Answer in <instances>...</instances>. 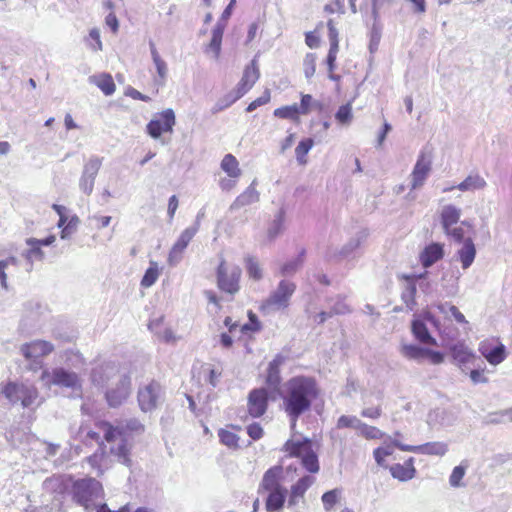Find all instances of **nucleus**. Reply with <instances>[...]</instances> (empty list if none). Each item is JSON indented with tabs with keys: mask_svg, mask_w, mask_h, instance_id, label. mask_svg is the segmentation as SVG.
Wrapping results in <instances>:
<instances>
[{
	"mask_svg": "<svg viewBox=\"0 0 512 512\" xmlns=\"http://www.w3.org/2000/svg\"><path fill=\"white\" fill-rule=\"evenodd\" d=\"M279 395L283 409L290 419L294 430L299 417L309 411L312 403L319 396L317 381L310 376H295L287 380L281 387Z\"/></svg>",
	"mask_w": 512,
	"mask_h": 512,
	"instance_id": "1",
	"label": "nucleus"
},
{
	"mask_svg": "<svg viewBox=\"0 0 512 512\" xmlns=\"http://www.w3.org/2000/svg\"><path fill=\"white\" fill-rule=\"evenodd\" d=\"M101 429L106 442L110 445V453L117 457L118 461L126 466L131 465L129 457L132 447V434L144 431L143 424L137 419H130L125 426H112L109 423H102Z\"/></svg>",
	"mask_w": 512,
	"mask_h": 512,
	"instance_id": "2",
	"label": "nucleus"
},
{
	"mask_svg": "<svg viewBox=\"0 0 512 512\" xmlns=\"http://www.w3.org/2000/svg\"><path fill=\"white\" fill-rule=\"evenodd\" d=\"M2 394L9 403H20L23 408L36 409L42 402L36 386L28 383L9 381L0 385Z\"/></svg>",
	"mask_w": 512,
	"mask_h": 512,
	"instance_id": "3",
	"label": "nucleus"
},
{
	"mask_svg": "<svg viewBox=\"0 0 512 512\" xmlns=\"http://www.w3.org/2000/svg\"><path fill=\"white\" fill-rule=\"evenodd\" d=\"M40 380L43 385L48 388L54 385L70 389L72 393L77 396L82 393V381L79 375L63 367H56L51 370L44 369L41 373Z\"/></svg>",
	"mask_w": 512,
	"mask_h": 512,
	"instance_id": "4",
	"label": "nucleus"
},
{
	"mask_svg": "<svg viewBox=\"0 0 512 512\" xmlns=\"http://www.w3.org/2000/svg\"><path fill=\"white\" fill-rule=\"evenodd\" d=\"M296 291V284L290 280H281L277 287L262 301L260 310L269 315L289 307L291 298Z\"/></svg>",
	"mask_w": 512,
	"mask_h": 512,
	"instance_id": "5",
	"label": "nucleus"
},
{
	"mask_svg": "<svg viewBox=\"0 0 512 512\" xmlns=\"http://www.w3.org/2000/svg\"><path fill=\"white\" fill-rule=\"evenodd\" d=\"M74 499L87 512L98 509L103 503L98 502L102 497L103 489L100 482L95 479H82L75 482L73 486Z\"/></svg>",
	"mask_w": 512,
	"mask_h": 512,
	"instance_id": "6",
	"label": "nucleus"
},
{
	"mask_svg": "<svg viewBox=\"0 0 512 512\" xmlns=\"http://www.w3.org/2000/svg\"><path fill=\"white\" fill-rule=\"evenodd\" d=\"M242 271L241 268L234 264H228L222 260L217 268V285L218 288L230 295H234L239 291V281Z\"/></svg>",
	"mask_w": 512,
	"mask_h": 512,
	"instance_id": "7",
	"label": "nucleus"
},
{
	"mask_svg": "<svg viewBox=\"0 0 512 512\" xmlns=\"http://www.w3.org/2000/svg\"><path fill=\"white\" fill-rule=\"evenodd\" d=\"M137 400L141 411L148 413L156 410L164 401L162 386L156 381L141 386L137 393Z\"/></svg>",
	"mask_w": 512,
	"mask_h": 512,
	"instance_id": "8",
	"label": "nucleus"
},
{
	"mask_svg": "<svg viewBox=\"0 0 512 512\" xmlns=\"http://www.w3.org/2000/svg\"><path fill=\"white\" fill-rule=\"evenodd\" d=\"M399 352L404 358L417 363H422L427 359L431 364L439 365L444 361L443 353L417 344H401Z\"/></svg>",
	"mask_w": 512,
	"mask_h": 512,
	"instance_id": "9",
	"label": "nucleus"
},
{
	"mask_svg": "<svg viewBox=\"0 0 512 512\" xmlns=\"http://www.w3.org/2000/svg\"><path fill=\"white\" fill-rule=\"evenodd\" d=\"M176 124V117L173 109L167 108L156 114L147 124L146 131L153 139H159L162 133L173 131Z\"/></svg>",
	"mask_w": 512,
	"mask_h": 512,
	"instance_id": "10",
	"label": "nucleus"
},
{
	"mask_svg": "<svg viewBox=\"0 0 512 512\" xmlns=\"http://www.w3.org/2000/svg\"><path fill=\"white\" fill-rule=\"evenodd\" d=\"M431 170V156L428 153L421 151L410 174L411 189L416 190L421 188L429 177Z\"/></svg>",
	"mask_w": 512,
	"mask_h": 512,
	"instance_id": "11",
	"label": "nucleus"
},
{
	"mask_svg": "<svg viewBox=\"0 0 512 512\" xmlns=\"http://www.w3.org/2000/svg\"><path fill=\"white\" fill-rule=\"evenodd\" d=\"M197 231L198 224L186 228L180 234L179 238L174 243L168 254L167 262L171 267H175L181 262L185 249L187 248L188 244L193 239V237L196 235Z\"/></svg>",
	"mask_w": 512,
	"mask_h": 512,
	"instance_id": "12",
	"label": "nucleus"
},
{
	"mask_svg": "<svg viewBox=\"0 0 512 512\" xmlns=\"http://www.w3.org/2000/svg\"><path fill=\"white\" fill-rule=\"evenodd\" d=\"M450 354L454 363L466 372L471 366H476L477 356L475 353L463 342H457L450 347Z\"/></svg>",
	"mask_w": 512,
	"mask_h": 512,
	"instance_id": "13",
	"label": "nucleus"
},
{
	"mask_svg": "<svg viewBox=\"0 0 512 512\" xmlns=\"http://www.w3.org/2000/svg\"><path fill=\"white\" fill-rule=\"evenodd\" d=\"M395 445L398 446V448L401 451L405 452H413L417 454H423V455H433V456H444L448 451V444L441 441H435V442H428L422 445H406L402 444L399 441H394Z\"/></svg>",
	"mask_w": 512,
	"mask_h": 512,
	"instance_id": "14",
	"label": "nucleus"
},
{
	"mask_svg": "<svg viewBox=\"0 0 512 512\" xmlns=\"http://www.w3.org/2000/svg\"><path fill=\"white\" fill-rule=\"evenodd\" d=\"M131 380L128 376H123L117 383L115 388H111L106 392V399L111 407L121 405L130 395Z\"/></svg>",
	"mask_w": 512,
	"mask_h": 512,
	"instance_id": "15",
	"label": "nucleus"
},
{
	"mask_svg": "<svg viewBox=\"0 0 512 512\" xmlns=\"http://www.w3.org/2000/svg\"><path fill=\"white\" fill-rule=\"evenodd\" d=\"M268 392L265 388L254 389L248 397V412L252 417L262 416L267 409Z\"/></svg>",
	"mask_w": 512,
	"mask_h": 512,
	"instance_id": "16",
	"label": "nucleus"
},
{
	"mask_svg": "<svg viewBox=\"0 0 512 512\" xmlns=\"http://www.w3.org/2000/svg\"><path fill=\"white\" fill-rule=\"evenodd\" d=\"M20 350L26 359H38L52 353L54 345L45 340H35L23 344Z\"/></svg>",
	"mask_w": 512,
	"mask_h": 512,
	"instance_id": "17",
	"label": "nucleus"
},
{
	"mask_svg": "<svg viewBox=\"0 0 512 512\" xmlns=\"http://www.w3.org/2000/svg\"><path fill=\"white\" fill-rule=\"evenodd\" d=\"M479 352L491 365L494 366L502 363L507 357L506 348L502 343H498L493 346L489 342H481L479 345Z\"/></svg>",
	"mask_w": 512,
	"mask_h": 512,
	"instance_id": "18",
	"label": "nucleus"
},
{
	"mask_svg": "<svg viewBox=\"0 0 512 512\" xmlns=\"http://www.w3.org/2000/svg\"><path fill=\"white\" fill-rule=\"evenodd\" d=\"M315 480L313 475H304L291 485L288 505L295 506L299 500L304 497L307 490L315 483Z\"/></svg>",
	"mask_w": 512,
	"mask_h": 512,
	"instance_id": "19",
	"label": "nucleus"
},
{
	"mask_svg": "<svg viewBox=\"0 0 512 512\" xmlns=\"http://www.w3.org/2000/svg\"><path fill=\"white\" fill-rule=\"evenodd\" d=\"M444 257V245L433 242L425 246L419 256L421 265L429 268Z\"/></svg>",
	"mask_w": 512,
	"mask_h": 512,
	"instance_id": "20",
	"label": "nucleus"
},
{
	"mask_svg": "<svg viewBox=\"0 0 512 512\" xmlns=\"http://www.w3.org/2000/svg\"><path fill=\"white\" fill-rule=\"evenodd\" d=\"M283 471L284 469L281 465H276L269 468L263 475V478L260 483V488L265 491L285 488L284 486L281 485Z\"/></svg>",
	"mask_w": 512,
	"mask_h": 512,
	"instance_id": "21",
	"label": "nucleus"
},
{
	"mask_svg": "<svg viewBox=\"0 0 512 512\" xmlns=\"http://www.w3.org/2000/svg\"><path fill=\"white\" fill-rule=\"evenodd\" d=\"M284 449L288 452L290 457H296L302 459L304 455L308 454L313 450L312 442L308 438L302 439H289L285 445Z\"/></svg>",
	"mask_w": 512,
	"mask_h": 512,
	"instance_id": "22",
	"label": "nucleus"
},
{
	"mask_svg": "<svg viewBox=\"0 0 512 512\" xmlns=\"http://www.w3.org/2000/svg\"><path fill=\"white\" fill-rule=\"evenodd\" d=\"M260 73L257 61L253 59L251 64L246 66L241 80L237 84V88L245 95L259 79Z\"/></svg>",
	"mask_w": 512,
	"mask_h": 512,
	"instance_id": "23",
	"label": "nucleus"
},
{
	"mask_svg": "<svg viewBox=\"0 0 512 512\" xmlns=\"http://www.w3.org/2000/svg\"><path fill=\"white\" fill-rule=\"evenodd\" d=\"M411 332L414 338L422 344L438 345L436 339L430 334L424 320L420 317H416L412 320Z\"/></svg>",
	"mask_w": 512,
	"mask_h": 512,
	"instance_id": "24",
	"label": "nucleus"
},
{
	"mask_svg": "<svg viewBox=\"0 0 512 512\" xmlns=\"http://www.w3.org/2000/svg\"><path fill=\"white\" fill-rule=\"evenodd\" d=\"M163 320V317L151 320L148 326L150 331L165 343H176L179 337L176 336L171 328L163 326Z\"/></svg>",
	"mask_w": 512,
	"mask_h": 512,
	"instance_id": "25",
	"label": "nucleus"
},
{
	"mask_svg": "<svg viewBox=\"0 0 512 512\" xmlns=\"http://www.w3.org/2000/svg\"><path fill=\"white\" fill-rule=\"evenodd\" d=\"M476 253V247L472 238H466L461 248L456 252V257L460 261L463 270L468 269L473 264Z\"/></svg>",
	"mask_w": 512,
	"mask_h": 512,
	"instance_id": "26",
	"label": "nucleus"
},
{
	"mask_svg": "<svg viewBox=\"0 0 512 512\" xmlns=\"http://www.w3.org/2000/svg\"><path fill=\"white\" fill-rule=\"evenodd\" d=\"M117 371L118 369L115 363L104 362L92 370L91 380L94 384L103 386Z\"/></svg>",
	"mask_w": 512,
	"mask_h": 512,
	"instance_id": "27",
	"label": "nucleus"
},
{
	"mask_svg": "<svg viewBox=\"0 0 512 512\" xmlns=\"http://www.w3.org/2000/svg\"><path fill=\"white\" fill-rule=\"evenodd\" d=\"M256 180H253L252 183L242 192L231 204L230 209L232 211L238 210L242 207L251 205L259 201V192L255 188Z\"/></svg>",
	"mask_w": 512,
	"mask_h": 512,
	"instance_id": "28",
	"label": "nucleus"
},
{
	"mask_svg": "<svg viewBox=\"0 0 512 512\" xmlns=\"http://www.w3.org/2000/svg\"><path fill=\"white\" fill-rule=\"evenodd\" d=\"M285 357L278 354L275 358L269 363L267 368V375L265 382L267 386L271 389L278 388L281 376H280V367L284 363Z\"/></svg>",
	"mask_w": 512,
	"mask_h": 512,
	"instance_id": "29",
	"label": "nucleus"
},
{
	"mask_svg": "<svg viewBox=\"0 0 512 512\" xmlns=\"http://www.w3.org/2000/svg\"><path fill=\"white\" fill-rule=\"evenodd\" d=\"M150 53L153 64L156 68L157 78L155 79L156 83L163 86L166 82L168 76V66L167 63L162 59L156 46L153 42L149 43Z\"/></svg>",
	"mask_w": 512,
	"mask_h": 512,
	"instance_id": "30",
	"label": "nucleus"
},
{
	"mask_svg": "<svg viewBox=\"0 0 512 512\" xmlns=\"http://www.w3.org/2000/svg\"><path fill=\"white\" fill-rule=\"evenodd\" d=\"M400 436L399 432L395 433V438L392 439V437L388 436L386 437V440L384 441V444L378 448H376L373 452L374 459L376 463L381 467H386V461L385 458L388 456H391L394 453V447H397L395 445L394 441H398L397 437Z\"/></svg>",
	"mask_w": 512,
	"mask_h": 512,
	"instance_id": "31",
	"label": "nucleus"
},
{
	"mask_svg": "<svg viewBox=\"0 0 512 512\" xmlns=\"http://www.w3.org/2000/svg\"><path fill=\"white\" fill-rule=\"evenodd\" d=\"M461 214V209L455 205L448 204L443 206L440 214L443 230L455 226L459 222Z\"/></svg>",
	"mask_w": 512,
	"mask_h": 512,
	"instance_id": "32",
	"label": "nucleus"
},
{
	"mask_svg": "<svg viewBox=\"0 0 512 512\" xmlns=\"http://www.w3.org/2000/svg\"><path fill=\"white\" fill-rule=\"evenodd\" d=\"M393 478L400 481H408L414 478L416 470L413 466V458H409L404 464H394L390 467Z\"/></svg>",
	"mask_w": 512,
	"mask_h": 512,
	"instance_id": "33",
	"label": "nucleus"
},
{
	"mask_svg": "<svg viewBox=\"0 0 512 512\" xmlns=\"http://www.w3.org/2000/svg\"><path fill=\"white\" fill-rule=\"evenodd\" d=\"M487 186L486 180L478 173L469 174L456 188L462 192H474Z\"/></svg>",
	"mask_w": 512,
	"mask_h": 512,
	"instance_id": "34",
	"label": "nucleus"
},
{
	"mask_svg": "<svg viewBox=\"0 0 512 512\" xmlns=\"http://www.w3.org/2000/svg\"><path fill=\"white\" fill-rule=\"evenodd\" d=\"M224 30L225 24L221 22H217L212 30V38L206 51L212 52L214 59L219 58Z\"/></svg>",
	"mask_w": 512,
	"mask_h": 512,
	"instance_id": "35",
	"label": "nucleus"
},
{
	"mask_svg": "<svg viewBox=\"0 0 512 512\" xmlns=\"http://www.w3.org/2000/svg\"><path fill=\"white\" fill-rule=\"evenodd\" d=\"M221 170L230 178H240L242 171L239 167V161L232 154H226L220 163Z\"/></svg>",
	"mask_w": 512,
	"mask_h": 512,
	"instance_id": "36",
	"label": "nucleus"
},
{
	"mask_svg": "<svg viewBox=\"0 0 512 512\" xmlns=\"http://www.w3.org/2000/svg\"><path fill=\"white\" fill-rule=\"evenodd\" d=\"M268 497L266 499V510L269 512H274L280 510L286 499L287 490L286 488L278 489V490H270L268 491Z\"/></svg>",
	"mask_w": 512,
	"mask_h": 512,
	"instance_id": "37",
	"label": "nucleus"
},
{
	"mask_svg": "<svg viewBox=\"0 0 512 512\" xmlns=\"http://www.w3.org/2000/svg\"><path fill=\"white\" fill-rule=\"evenodd\" d=\"M89 81L95 84L105 95L109 96L115 92V84L111 75L102 73L89 78Z\"/></svg>",
	"mask_w": 512,
	"mask_h": 512,
	"instance_id": "38",
	"label": "nucleus"
},
{
	"mask_svg": "<svg viewBox=\"0 0 512 512\" xmlns=\"http://www.w3.org/2000/svg\"><path fill=\"white\" fill-rule=\"evenodd\" d=\"M342 495L343 492L342 489L340 488H335L325 492L321 496L324 511L331 512L335 508V506L339 504L340 501L342 500Z\"/></svg>",
	"mask_w": 512,
	"mask_h": 512,
	"instance_id": "39",
	"label": "nucleus"
},
{
	"mask_svg": "<svg viewBox=\"0 0 512 512\" xmlns=\"http://www.w3.org/2000/svg\"><path fill=\"white\" fill-rule=\"evenodd\" d=\"M30 248L22 253V256L27 262L26 270L30 272L33 269L34 261H42L45 258V254L41 247L36 244H27Z\"/></svg>",
	"mask_w": 512,
	"mask_h": 512,
	"instance_id": "40",
	"label": "nucleus"
},
{
	"mask_svg": "<svg viewBox=\"0 0 512 512\" xmlns=\"http://www.w3.org/2000/svg\"><path fill=\"white\" fill-rule=\"evenodd\" d=\"M416 291H417V289H416L415 283L407 282V284L405 285V287L402 291V294H401V298H402L403 302L405 303L406 308L410 311L414 310L417 305V302L415 299Z\"/></svg>",
	"mask_w": 512,
	"mask_h": 512,
	"instance_id": "41",
	"label": "nucleus"
},
{
	"mask_svg": "<svg viewBox=\"0 0 512 512\" xmlns=\"http://www.w3.org/2000/svg\"><path fill=\"white\" fill-rule=\"evenodd\" d=\"M313 145L314 141L312 138H305L300 141L295 148L296 160L300 165H305L307 163L306 155L312 149Z\"/></svg>",
	"mask_w": 512,
	"mask_h": 512,
	"instance_id": "42",
	"label": "nucleus"
},
{
	"mask_svg": "<svg viewBox=\"0 0 512 512\" xmlns=\"http://www.w3.org/2000/svg\"><path fill=\"white\" fill-rule=\"evenodd\" d=\"M242 96H244V94L236 87L235 90L227 93L223 98L218 100L214 107L215 112L228 108Z\"/></svg>",
	"mask_w": 512,
	"mask_h": 512,
	"instance_id": "43",
	"label": "nucleus"
},
{
	"mask_svg": "<svg viewBox=\"0 0 512 512\" xmlns=\"http://www.w3.org/2000/svg\"><path fill=\"white\" fill-rule=\"evenodd\" d=\"M103 158L99 156H91L83 166L82 173L96 180L97 174L102 166Z\"/></svg>",
	"mask_w": 512,
	"mask_h": 512,
	"instance_id": "44",
	"label": "nucleus"
},
{
	"mask_svg": "<svg viewBox=\"0 0 512 512\" xmlns=\"http://www.w3.org/2000/svg\"><path fill=\"white\" fill-rule=\"evenodd\" d=\"M303 265V254L287 261L281 266L280 273L282 276L294 275Z\"/></svg>",
	"mask_w": 512,
	"mask_h": 512,
	"instance_id": "45",
	"label": "nucleus"
},
{
	"mask_svg": "<svg viewBox=\"0 0 512 512\" xmlns=\"http://www.w3.org/2000/svg\"><path fill=\"white\" fill-rule=\"evenodd\" d=\"M299 114H301V112L297 104L280 107L274 110V116L282 119L298 120Z\"/></svg>",
	"mask_w": 512,
	"mask_h": 512,
	"instance_id": "46",
	"label": "nucleus"
},
{
	"mask_svg": "<svg viewBox=\"0 0 512 512\" xmlns=\"http://www.w3.org/2000/svg\"><path fill=\"white\" fill-rule=\"evenodd\" d=\"M336 121L343 126H348L353 120L352 106L350 103L340 106L335 113Z\"/></svg>",
	"mask_w": 512,
	"mask_h": 512,
	"instance_id": "47",
	"label": "nucleus"
},
{
	"mask_svg": "<svg viewBox=\"0 0 512 512\" xmlns=\"http://www.w3.org/2000/svg\"><path fill=\"white\" fill-rule=\"evenodd\" d=\"M303 468L311 474L319 472L320 466L316 453L312 450L301 459Z\"/></svg>",
	"mask_w": 512,
	"mask_h": 512,
	"instance_id": "48",
	"label": "nucleus"
},
{
	"mask_svg": "<svg viewBox=\"0 0 512 512\" xmlns=\"http://www.w3.org/2000/svg\"><path fill=\"white\" fill-rule=\"evenodd\" d=\"M299 108L302 115H307L313 108L321 110L322 104L314 100L310 94H303Z\"/></svg>",
	"mask_w": 512,
	"mask_h": 512,
	"instance_id": "49",
	"label": "nucleus"
},
{
	"mask_svg": "<svg viewBox=\"0 0 512 512\" xmlns=\"http://www.w3.org/2000/svg\"><path fill=\"white\" fill-rule=\"evenodd\" d=\"M159 277V270L156 262H151L150 267L146 270L141 285L143 287H151Z\"/></svg>",
	"mask_w": 512,
	"mask_h": 512,
	"instance_id": "50",
	"label": "nucleus"
},
{
	"mask_svg": "<svg viewBox=\"0 0 512 512\" xmlns=\"http://www.w3.org/2000/svg\"><path fill=\"white\" fill-rule=\"evenodd\" d=\"M359 434L366 439H382L385 437V433L380 429L374 426H370L364 422H362L360 428L358 429Z\"/></svg>",
	"mask_w": 512,
	"mask_h": 512,
	"instance_id": "51",
	"label": "nucleus"
},
{
	"mask_svg": "<svg viewBox=\"0 0 512 512\" xmlns=\"http://www.w3.org/2000/svg\"><path fill=\"white\" fill-rule=\"evenodd\" d=\"M466 468L467 466H464L462 464L454 467L452 473L449 476V484L451 487L458 488L464 486V484L461 481L466 474Z\"/></svg>",
	"mask_w": 512,
	"mask_h": 512,
	"instance_id": "52",
	"label": "nucleus"
},
{
	"mask_svg": "<svg viewBox=\"0 0 512 512\" xmlns=\"http://www.w3.org/2000/svg\"><path fill=\"white\" fill-rule=\"evenodd\" d=\"M316 54L307 53L303 60V71L306 79L310 80L316 72Z\"/></svg>",
	"mask_w": 512,
	"mask_h": 512,
	"instance_id": "53",
	"label": "nucleus"
},
{
	"mask_svg": "<svg viewBox=\"0 0 512 512\" xmlns=\"http://www.w3.org/2000/svg\"><path fill=\"white\" fill-rule=\"evenodd\" d=\"M246 269L250 278L258 281L263 277V270L259 262L254 258H248L246 261Z\"/></svg>",
	"mask_w": 512,
	"mask_h": 512,
	"instance_id": "54",
	"label": "nucleus"
},
{
	"mask_svg": "<svg viewBox=\"0 0 512 512\" xmlns=\"http://www.w3.org/2000/svg\"><path fill=\"white\" fill-rule=\"evenodd\" d=\"M366 236V233L362 232L351 238L349 242L342 248L341 254L345 257L351 254L354 250L360 247L362 242L366 239Z\"/></svg>",
	"mask_w": 512,
	"mask_h": 512,
	"instance_id": "55",
	"label": "nucleus"
},
{
	"mask_svg": "<svg viewBox=\"0 0 512 512\" xmlns=\"http://www.w3.org/2000/svg\"><path fill=\"white\" fill-rule=\"evenodd\" d=\"M362 424V421L357 418L356 416H347L342 415L339 417L337 421V428L343 429V428H353L355 430H358Z\"/></svg>",
	"mask_w": 512,
	"mask_h": 512,
	"instance_id": "56",
	"label": "nucleus"
},
{
	"mask_svg": "<svg viewBox=\"0 0 512 512\" xmlns=\"http://www.w3.org/2000/svg\"><path fill=\"white\" fill-rule=\"evenodd\" d=\"M220 442L229 448H236L238 446V436L228 430L221 429L218 432Z\"/></svg>",
	"mask_w": 512,
	"mask_h": 512,
	"instance_id": "57",
	"label": "nucleus"
},
{
	"mask_svg": "<svg viewBox=\"0 0 512 512\" xmlns=\"http://www.w3.org/2000/svg\"><path fill=\"white\" fill-rule=\"evenodd\" d=\"M284 212L280 210L274 219L272 225L268 229V237L273 240L281 232L283 228Z\"/></svg>",
	"mask_w": 512,
	"mask_h": 512,
	"instance_id": "58",
	"label": "nucleus"
},
{
	"mask_svg": "<svg viewBox=\"0 0 512 512\" xmlns=\"http://www.w3.org/2000/svg\"><path fill=\"white\" fill-rule=\"evenodd\" d=\"M95 179L92 177L81 174L79 179V188L85 195H90L93 192Z\"/></svg>",
	"mask_w": 512,
	"mask_h": 512,
	"instance_id": "59",
	"label": "nucleus"
},
{
	"mask_svg": "<svg viewBox=\"0 0 512 512\" xmlns=\"http://www.w3.org/2000/svg\"><path fill=\"white\" fill-rule=\"evenodd\" d=\"M269 101H270V91L268 89H266L260 97H258L257 99H255L248 105L246 111L252 112V111L256 110L258 107L267 104Z\"/></svg>",
	"mask_w": 512,
	"mask_h": 512,
	"instance_id": "60",
	"label": "nucleus"
},
{
	"mask_svg": "<svg viewBox=\"0 0 512 512\" xmlns=\"http://www.w3.org/2000/svg\"><path fill=\"white\" fill-rule=\"evenodd\" d=\"M327 27H328V37H329V41H330V48L339 49L338 30L336 29L332 19H330L327 22Z\"/></svg>",
	"mask_w": 512,
	"mask_h": 512,
	"instance_id": "61",
	"label": "nucleus"
},
{
	"mask_svg": "<svg viewBox=\"0 0 512 512\" xmlns=\"http://www.w3.org/2000/svg\"><path fill=\"white\" fill-rule=\"evenodd\" d=\"M445 234L451 237L455 242L462 243L466 239L464 238V230L461 226H452L446 230H444Z\"/></svg>",
	"mask_w": 512,
	"mask_h": 512,
	"instance_id": "62",
	"label": "nucleus"
},
{
	"mask_svg": "<svg viewBox=\"0 0 512 512\" xmlns=\"http://www.w3.org/2000/svg\"><path fill=\"white\" fill-rule=\"evenodd\" d=\"M89 39H91L94 43H89L90 47L94 51H101L103 49L101 37H100V30L98 28H92L89 31Z\"/></svg>",
	"mask_w": 512,
	"mask_h": 512,
	"instance_id": "63",
	"label": "nucleus"
},
{
	"mask_svg": "<svg viewBox=\"0 0 512 512\" xmlns=\"http://www.w3.org/2000/svg\"><path fill=\"white\" fill-rule=\"evenodd\" d=\"M475 368L470 371V379L474 384L487 383L488 378L484 375V369H481L477 364Z\"/></svg>",
	"mask_w": 512,
	"mask_h": 512,
	"instance_id": "64",
	"label": "nucleus"
}]
</instances>
